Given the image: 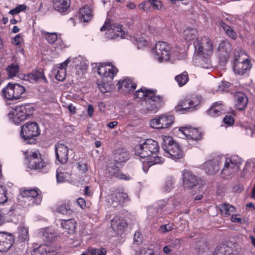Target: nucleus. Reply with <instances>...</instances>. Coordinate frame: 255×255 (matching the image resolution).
Segmentation results:
<instances>
[{"mask_svg":"<svg viewBox=\"0 0 255 255\" xmlns=\"http://www.w3.org/2000/svg\"><path fill=\"white\" fill-rule=\"evenodd\" d=\"M162 138V142L161 145L162 148L165 152L169 150V148H171L173 144L177 143L173 140L172 138L170 136L164 135Z\"/></svg>","mask_w":255,"mask_h":255,"instance_id":"obj_36","label":"nucleus"},{"mask_svg":"<svg viewBox=\"0 0 255 255\" xmlns=\"http://www.w3.org/2000/svg\"><path fill=\"white\" fill-rule=\"evenodd\" d=\"M221 27L224 30L225 33L231 38L232 39H236L237 37V34L234 31V30L229 25H227L226 23L221 21L220 24Z\"/></svg>","mask_w":255,"mask_h":255,"instance_id":"obj_44","label":"nucleus"},{"mask_svg":"<svg viewBox=\"0 0 255 255\" xmlns=\"http://www.w3.org/2000/svg\"><path fill=\"white\" fill-rule=\"evenodd\" d=\"M174 122L172 115L164 114L151 120L149 124L152 128L164 129L170 128Z\"/></svg>","mask_w":255,"mask_h":255,"instance_id":"obj_6","label":"nucleus"},{"mask_svg":"<svg viewBox=\"0 0 255 255\" xmlns=\"http://www.w3.org/2000/svg\"><path fill=\"white\" fill-rule=\"evenodd\" d=\"M88 252L91 255H106L107 250L106 249L102 248L100 249L96 248H89Z\"/></svg>","mask_w":255,"mask_h":255,"instance_id":"obj_47","label":"nucleus"},{"mask_svg":"<svg viewBox=\"0 0 255 255\" xmlns=\"http://www.w3.org/2000/svg\"><path fill=\"white\" fill-rule=\"evenodd\" d=\"M100 30L101 31L107 30L108 37L112 39L117 37L123 38L124 35V32L122 29L121 25H112L110 22L108 20L106 21L104 25L101 28Z\"/></svg>","mask_w":255,"mask_h":255,"instance_id":"obj_12","label":"nucleus"},{"mask_svg":"<svg viewBox=\"0 0 255 255\" xmlns=\"http://www.w3.org/2000/svg\"><path fill=\"white\" fill-rule=\"evenodd\" d=\"M56 178L58 182H63L65 179L63 173H57L56 174Z\"/></svg>","mask_w":255,"mask_h":255,"instance_id":"obj_62","label":"nucleus"},{"mask_svg":"<svg viewBox=\"0 0 255 255\" xmlns=\"http://www.w3.org/2000/svg\"><path fill=\"white\" fill-rule=\"evenodd\" d=\"M244 250L236 244L222 243L215 249L213 255H243Z\"/></svg>","mask_w":255,"mask_h":255,"instance_id":"obj_5","label":"nucleus"},{"mask_svg":"<svg viewBox=\"0 0 255 255\" xmlns=\"http://www.w3.org/2000/svg\"><path fill=\"white\" fill-rule=\"evenodd\" d=\"M70 61L69 58H68L57 67L56 74L55 75V78L57 80L62 81L65 80L66 75V67Z\"/></svg>","mask_w":255,"mask_h":255,"instance_id":"obj_29","label":"nucleus"},{"mask_svg":"<svg viewBox=\"0 0 255 255\" xmlns=\"http://www.w3.org/2000/svg\"><path fill=\"white\" fill-rule=\"evenodd\" d=\"M251 67V65L250 60L248 59H237L236 57L235 58L234 70V72L239 75H243L246 72L250 69Z\"/></svg>","mask_w":255,"mask_h":255,"instance_id":"obj_21","label":"nucleus"},{"mask_svg":"<svg viewBox=\"0 0 255 255\" xmlns=\"http://www.w3.org/2000/svg\"><path fill=\"white\" fill-rule=\"evenodd\" d=\"M77 203L82 209L84 208L86 206L85 200L82 198H79L77 199Z\"/></svg>","mask_w":255,"mask_h":255,"instance_id":"obj_60","label":"nucleus"},{"mask_svg":"<svg viewBox=\"0 0 255 255\" xmlns=\"http://www.w3.org/2000/svg\"><path fill=\"white\" fill-rule=\"evenodd\" d=\"M94 108L92 105H89L87 108V113L89 116L91 117L93 115Z\"/></svg>","mask_w":255,"mask_h":255,"instance_id":"obj_63","label":"nucleus"},{"mask_svg":"<svg viewBox=\"0 0 255 255\" xmlns=\"http://www.w3.org/2000/svg\"><path fill=\"white\" fill-rule=\"evenodd\" d=\"M179 131L189 140L198 141L203 138V132L199 128L183 127L180 128Z\"/></svg>","mask_w":255,"mask_h":255,"instance_id":"obj_13","label":"nucleus"},{"mask_svg":"<svg viewBox=\"0 0 255 255\" xmlns=\"http://www.w3.org/2000/svg\"><path fill=\"white\" fill-rule=\"evenodd\" d=\"M56 159L62 164L66 163L68 159V147L65 144L58 143L55 146Z\"/></svg>","mask_w":255,"mask_h":255,"instance_id":"obj_17","label":"nucleus"},{"mask_svg":"<svg viewBox=\"0 0 255 255\" xmlns=\"http://www.w3.org/2000/svg\"><path fill=\"white\" fill-rule=\"evenodd\" d=\"M242 162V159L238 155H232L226 158L221 171L222 176L225 178L233 176L239 171Z\"/></svg>","mask_w":255,"mask_h":255,"instance_id":"obj_3","label":"nucleus"},{"mask_svg":"<svg viewBox=\"0 0 255 255\" xmlns=\"http://www.w3.org/2000/svg\"><path fill=\"white\" fill-rule=\"evenodd\" d=\"M175 79L180 87L183 86L185 85L189 80L187 72H184L183 73L176 76L175 77Z\"/></svg>","mask_w":255,"mask_h":255,"instance_id":"obj_43","label":"nucleus"},{"mask_svg":"<svg viewBox=\"0 0 255 255\" xmlns=\"http://www.w3.org/2000/svg\"><path fill=\"white\" fill-rule=\"evenodd\" d=\"M54 9L61 12H66L70 5V0H53Z\"/></svg>","mask_w":255,"mask_h":255,"instance_id":"obj_28","label":"nucleus"},{"mask_svg":"<svg viewBox=\"0 0 255 255\" xmlns=\"http://www.w3.org/2000/svg\"><path fill=\"white\" fill-rule=\"evenodd\" d=\"M7 71L10 78L15 76L19 72V66L15 64H11L7 68Z\"/></svg>","mask_w":255,"mask_h":255,"instance_id":"obj_46","label":"nucleus"},{"mask_svg":"<svg viewBox=\"0 0 255 255\" xmlns=\"http://www.w3.org/2000/svg\"><path fill=\"white\" fill-rule=\"evenodd\" d=\"M171 248H172L168 245L167 246H165L163 248V251L164 253L167 254L171 252V251H172V250L171 249Z\"/></svg>","mask_w":255,"mask_h":255,"instance_id":"obj_64","label":"nucleus"},{"mask_svg":"<svg viewBox=\"0 0 255 255\" xmlns=\"http://www.w3.org/2000/svg\"><path fill=\"white\" fill-rule=\"evenodd\" d=\"M92 16V10L89 6H85L80 9L79 17L81 21L88 22Z\"/></svg>","mask_w":255,"mask_h":255,"instance_id":"obj_30","label":"nucleus"},{"mask_svg":"<svg viewBox=\"0 0 255 255\" xmlns=\"http://www.w3.org/2000/svg\"><path fill=\"white\" fill-rule=\"evenodd\" d=\"M111 198L114 207L129 200L128 194L123 189H117L114 190L111 195Z\"/></svg>","mask_w":255,"mask_h":255,"instance_id":"obj_18","label":"nucleus"},{"mask_svg":"<svg viewBox=\"0 0 255 255\" xmlns=\"http://www.w3.org/2000/svg\"><path fill=\"white\" fill-rule=\"evenodd\" d=\"M222 110V104L216 103L211 107L208 112L209 115L215 117L220 115Z\"/></svg>","mask_w":255,"mask_h":255,"instance_id":"obj_39","label":"nucleus"},{"mask_svg":"<svg viewBox=\"0 0 255 255\" xmlns=\"http://www.w3.org/2000/svg\"><path fill=\"white\" fill-rule=\"evenodd\" d=\"M47 251V247L40 245L38 248H34L33 250L32 255H45Z\"/></svg>","mask_w":255,"mask_h":255,"instance_id":"obj_49","label":"nucleus"},{"mask_svg":"<svg viewBox=\"0 0 255 255\" xmlns=\"http://www.w3.org/2000/svg\"><path fill=\"white\" fill-rule=\"evenodd\" d=\"M24 78L31 83L38 82L42 79L46 81V78L44 75L43 71L42 70H34L30 73L25 75Z\"/></svg>","mask_w":255,"mask_h":255,"instance_id":"obj_27","label":"nucleus"},{"mask_svg":"<svg viewBox=\"0 0 255 255\" xmlns=\"http://www.w3.org/2000/svg\"><path fill=\"white\" fill-rule=\"evenodd\" d=\"M40 190L37 188H22L20 190L21 197L25 199L24 202H29V206L34 204L38 205L41 202V198L39 195Z\"/></svg>","mask_w":255,"mask_h":255,"instance_id":"obj_7","label":"nucleus"},{"mask_svg":"<svg viewBox=\"0 0 255 255\" xmlns=\"http://www.w3.org/2000/svg\"><path fill=\"white\" fill-rule=\"evenodd\" d=\"M33 109L29 105H20L16 106L13 110V120L16 124L26 120L32 115Z\"/></svg>","mask_w":255,"mask_h":255,"instance_id":"obj_10","label":"nucleus"},{"mask_svg":"<svg viewBox=\"0 0 255 255\" xmlns=\"http://www.w3.org/2000/svg\"><path fill=\"white\" fill-rule=\"evenodd\" d=\"M154 58L159 62L168 61L170 59L179 58L178 52L172 50L169 44L165 42L158 41L152 49Z\"/></svg>","mask_w":255,"mask_h":255,"instance_id":"obj_2","label":"nucleus"},{"mask_svg":"<svg viewBox=\"0 0 255 255\" xmlns=\"http://www.w3.org/2000/svg\"><path fill=\"white\" fill-rule=\"evenodd\" d=\"M38 124L35 122H27L21 127L20 136L24 140H28L40 134Z\"/></svg>","mask_w":255,"mask_h":255,"instance_id":"obj_8","label":"nucleus"},{"mask_svg":"<svg viewBox=\"0 0 255 255\" xmlns=\"http://www.w3.org/2000/svg\"><path fill=\"white\" fill-rule=\"evenodd\" d=\"M21 36L20 35H16L12 40V42L15 45H18L20 43Z\"/></svg>","mask_w":255,"mask_h":255,"instance_id":"obj_59","label":"nucleus"},{"mask_svg":"<svg viewBox=\"0 0 255 255\" xmlns=\"http://www.w3.org/2000/svg\"><path fill=\"white\" fill-rule=\"evenodd\" d=\"M154 91L148 90L145 88H141L140 89L136 91L134 94V98L139 99H144L145 102L147 99V96L150 93H153Z\"/></svg>","mask_w":255,"mask_h":255,"instance_id":"obj_40","label":"nucleus"},{"mask_svg":"<svg viewBox=\"0 0 255 255\" xmlns=\"http://www.w3.org/2000/svg\"><path fill=\"white\" fill-rule=\"evenodd\" d=\"M142 240V237L139 232H135L134 236V242L136 244H140Z\"/></svg>","mask_w":255,"mask_h":255,"instance_id":"obj_54","label":"nucleus"},{"mask_svg":"<svg viewBox=\"0 0 255 255\" xmlns=\"http://www.w3.org/2000/svg\"><path fill=\"white\" fill-rule=\"evenodd\" d=\"M78 168L79 170L81 171L83 173H85L87 171V165L86 164L84 163H78Z\"/></svg>","mask_w":255,"mask_h":255,"instance_id":"obj_57","label":"nucleus"},{"mask_svg":"<svg viewBox=\"0 0 255 255\" xmlns=\"http://www.w3.org/2000/svg\"><path fill=\"white\" fill-rule=\"evenodd\" d=\"M195 52L203 57L210 56L213 52L211 40L208 37H198L194 42Z\"/></svg>","mask_w":255,"mask_h":255,"instance_id":"obj_4","label":"nucleus"},{"mask_svg":"<svg viewBox=\"0 0 255 255\" xmlns=\"http://www.w3.org/2000/svg\"><path fill=\"white\" fill-rule=\"evenodd\" d=\"M118 69L112 65L101 64L98 68V73L103 79V81L108 83L111 82L117 74Z\"/></svg>","mask_w":255,"mask_h":255,"instance_id":"obj_11","label":"nucleus"},{"mask_svg":"<svg viewBox=\"0 0 255 255\" xmlns=\"http://www.w3.org/2000/svg\"><path fill=\"white\" fill-rule=\"evenodd\" d=\"M234 98L237 108L239 110H244L248 104V99L245 94L240 92H236Z\"/></svg>","mask_w":255,"mask_h":255,"instance_id":"obj_26","label":"nucleus"},{"mask_svg":"<svg viewBox=\"0 0 255 255\" xmlns=\"http://www.w3.org/2000/svg\"><path fill=\"white\" fill-rule=\"evenodd\" d=\"M127 226L126 220L122 217L116 216L111 220V227L117 234H122Z\"/></svg>","mask_w":255,"mask_h":255,"instance_id":"obj_23","label":"nucleus"},{"mask_svg":"<svg viewBox=\"0 0 255 255\" xmlns=\"http://www.w3.org/2000/svg\"><path fill=\"white\" fill-rule=\"evenodd\" d=\"M29 168L34 170L46 169L48 163L44 161L41 154L36 152H31L27 156Z\"/></svg>","mask_w":255,"mask_h":255,"instance_id":"obj_9","label":"nucleus"},{"mask_svg":"<svg viewBox=\"0 0 255 255\" xmlns=\"http://www.w3.org/2000/svg\"><path fill=\"white\" fill-rule=\"evenodd\" d=\"M172 229L173 225L170 224H167L160 226L158 229V232L160 234H165L171 231Z\"/></svg>","mask_w":255,"mask_h":255,"instance_id":"obj_51","label":"nucleus"},{"mask_svg":"<svg viewBox=\"0 0 255 255\" xmlns=\"http://www.w3.org/2000/svg\"><path fill=\"white\" fill-rule=\"evenodd\" d=\"M14 237L12 234L0 233V252L8 251L13 245Z\"/></svg>","mask_w":255,"mask_h":255,"instance_id":"obj_16","label":"nucleus"},{"mask_svg":"<svg viewBox=\"0 0 255 255\" xmlns=\"http://www.w3.org/2000/svg\"><path fill=\"white\" fill-rule=\"evenodd\" d=\"M6 193V188L3 186L0 185V204H3L7 201Z\"/></svg>","mask_w":255,"mask_h":255,"instance_id":"obj_48","label":"nucleus"},{"mask_svg":"<svg viewBox=\"0 0 255 255\" xmlns=\"http://www.w3.org/2000/svg\"><path fill=\"white\" fill-rule=\"evenodd\" d=\"M223 121L225 124H227L228 126L232 125L234 123V119L233 117L231 116H226L224 117L223 119Z\"/></svg>","mask_w":255,"mask_h":255,"instance_id":"obj_55","label":"nucleus"},{"mask_svg":"<svg viewBox=\"0 0 255 255\" xmlns=\"http://www.w3.org/2000/svg\"><path fill=\"white\" fill-rule=\"evenodd\" d=\"M232 49V46L228 41L224 40L221 42L218 47V51L221 62H227Z\"/></svg>","mask_w":255,"mask_h":255,"instance_id":"obj_14","label":"nucleus"},{"mask_svg":"<svg viewBox=\"0 0 255 255\" xmlns=\"http://www.w3.org/2000/svg\"><path fill=\"white\" fill-rule=\"evenodd\" d=\"M57 211L63 215H70L73 212L68 202L59 205L57 208Z\"/></svg>","mask_w":255,"mask_h":255,"instance_id":"obj_42","label":"nucleus"},{"mask_svg":"<svg viewBox=\"0 0 255 255\" xmlns=\"http://www.w3.org/2000/svg\"><path fill=\"white\" fill-rule=\"evenodd\" d=\"M76 222L74 219L63 220L61 221L62 227L64 229L68 234L74 233L76 229Z\"/></svg>","mask_w":255,"mask_h":255,"instance_id":"obj_32","label":"nucleus"},{"mask_svg":"<svg viewBox=\"0 0 255 255\" xmlns=\"http://www.w3.org/2000/svg\"><path fill=\"white\" fill-rule=\"evenodd\" d=\"M199 103V100L197 97H193L192 99L185 98L178 103L175 110L177 112L187 111L190 108L195 107Z\"/></svg>","mask_w":255,"mask_h":255,"instance_id":"obj_19","label":"nucleus"},{"mask_svg":"<svg viewBox=\"0 0 255 255\" xmlns=\"http://www.w3.org/2000/svg\"><path fill=\"white\" fill-rule=\"evenodd\" d=\"M220 210L221 214L224 216H229L235 211L234 207L227 203L220 205Z\"/></svg>","mask_w":255,"mask_h":255,"instance_id":"obj_34","label":"nucleus"},{"mask_svg":"<svg viewBox=\"0 0 255 255\" xmlns=\"http://www.w3.org/2000/svg\"><path fill=\"white\" fill-rule=\"evenodd\" d=\"M18 241L21 243L27 242L29 240L28 228L19 226L18 228Z\"/></svg>","mask_w":255,"mask_h":255,"instance_id":"obj_31","label":"nucleus"},{"mask_svg":"<svg viewBox=\"0 0 255 255\" xmlns=\"http://www.w3.org/2000/svg\"><path fill=\"white\" fill-rule=\"evenodd\" d=\"M11 85L13 96L15 97L14 99H19L25 91L24 87L17 84H11Z\"/></svg>","mask_w":255,"mask_h":255,"instance_id":"obj_41","label":"nucleus"},{"mask_svg":"<svg viewBox=\"0 0 255 255\" xmlns=\"http://www.w3.org/2000/svg\"><path fill=\"white\" fill-rule=\"evenodd\" d=\"M2 95L4 98L8 100H12L14 99L13 93L11 84H8L6 87L4 88L2 90Z\"/></svg>","mask_w":255,"mask_h":255,"instance_id":"obj_38","label":"nucleus"},{"mask_svg":"<svg viewBox=\"0 0 255 255\" xmlns=\"http://www.w3.org/2000/svg\"><path fill=\"white\" fill-rule=\"evenodd\" d=\"M104 82V84H98L99 88L101 92L103 93H105L107 92V87L108 86V83L105 82L103 81Z\"/></svg>","mask_w":255,"mask_h":255,"instance_id":"obj_58","label":"nucleus"},{"mask_svg":"<svg viewBox=\"0 0 255 255\" xmlns=\"http://www.w3.org/2000/svg\"><path fill=\"white\" fill-rule=\"evenodd\" d=\"M138 8L144 11H149L150 9V4L148 0H145L138 4Z\"/></svg>","mask_w":255,"mask_h":255,"instance_id":"obj_52","label":"nucleus"},{"mask_svg":"<svg viewBox=\"0 0 255 255\" xmlns=\"http://www.w3.org/2000/svg\"><path fill=\"white\" fill-rule=\"evenodd\" d=\"M173 182V180L171 178L167 179L163 187L164 191L166 192L170 191L172 189Z\"/></svg>","mask_w":255,"mask_h":255,"instance_id":"obj_53","label":"nucleus"},{"mask_svg":"<svg viewBox=\"0 0 255 255\" xmlns=\"http://www.w3.org/2000/svg\"><path fill=\"white\" fill-rule=\"evenodd\" d=\"M134 150L136 155L145 159L142 161V169L145 172L147 171L149 167L163 162V159L157 155L159 150L158 143L153 139H147L142 143L136 145Z\"/></svg>","mask_w":255,"mask_h":255,"instance_id":"obj_1","label":"nucleus"},{"mask_svg":"<svg viewBox=\"0 0 255 255\" xmlns=\"http://www.w3.org/2000/svg\"><path fill=\"white\" fill-rule=\"evenodd\" d=\"M41 33L42 37L49 43H53L58 39L57 33L56 32H48L41 30Z\"/></svg>","mask_w":255,"mask_h":255,"instance_id":"obj_37","label":"nucleus"},{"mask_svg":"<svg viewBox=\"0 0 255 255\" xmlns=\"http://www.w3.org/2000/svg\"><path fill=\"white\" fill-rule=\"evenodd\" d=\"M181 245V240L179 239H174L171 241L169 245L172 248H176L180 246Z\"/></svg>","mask_w":255,"mask_h":255,"instance_id":"obj_56","label":"nucleus"},{"mask_svg":"<svg viewBox=\"0 0 255 255\" xmlns=\"http://www.w3.org/2000/svg\"><path fill=\"white\" fill-rule=\"evenodd\" d=\"M165 152L166 156L175 160H177L184 157V153L178 143L173 144L172 147Z\"/></svg>","mask_w":255,"mask_h":255,"instance_id":"obj_25","label":"nucleus"},{"mask_svg":"<svg viewBox=\"0 0 255 255\" xmlns=\"http://www.w3.org/2000/svg\"><path fill=\"white\" fill-rule=\"evenodd\" d=\"M117 86L120 91L125 94H128L133 91L136 87V84L129 78H126L123 80L120 81Z\"/></svg>","mask_w":255,"mask_h":255,"instance_id":"obj_24","label":"nucleus"},{"mask_svg":"<svg viewBox=\"0 0 255 255\" xmlns=\"http://www.w3.org/2000/svg\"><path fill=\"white\" fill-rule=\"evenodd\" d=\"M163 99V96L156 95L154 92L150 93L145 102L146 109L150 111L156 109L160 106Z\"/></svg>","mask_w":255,"mask_h":255,"instance_id":"obj_15","label":"nucleus"},{"mask_svg":"<svg viewBox=\"0 0 255 255\" xmlns=\"http://www.w3.org/2000/svg\"><path fill=\"white\" fill-rule=\"evenodd\" d=\"M137 255H158L154 250L149 248H142Z\"/></svg>","mask_w":255,"mask_h":255,"instance_id":"obj_50","label":"nucleus"},{"mask_svg":"<svg viewBox=\"0 0 255 255\" xmlns=\"http://www.w3.org/2000/svg\"><path fill=\"white\" fill-rule=\"evenodd\" d=\"M222 160L221 157L217 156L212 160L206 162L204 165L205 170L209 174L216 173L219 170L220 165Z\"/></svg>","mask_w":255,"mask_h":255,"instance_id":"obj_22","label":"nucleus"},{"mask_svg":"<svg viewBox=\"0 0 255 255\" xmlns=\"http://www.w3.org/2000/svg\"><path fill=\"white\" fill-rule=\"evenodd\" d=\"M151 6L156 9L160 10L162 7L163 4L160 0H158L157 2L154 3Z\"/></svg>","mask_w":255,"mask_h":255,"instance_id":"obj_61","label":"nucleus"},{"mask_svg":"<svg viewBox=\"0 0 255 255\" xmlns=\"http://www.w3.org/2000/svg\"><path fill=\"white\" fill-rule=\"evenodd\" d=\"M197 31L195 29H187L184 31V36L187 41H190L196 37Z\"/></svg>","mask_w":255,"mask_h":255,"instance_id":"obj_45","label":"nucleus"},{"mask_svg":"<svg viewBox=\"0 0 255 255\" xmlns=\"http://www.w3.org/2000/svg\"><path fill=\"white\" fill-rule=\"evenodd\" d=\"M41 234L42 239L46 244L50 243L55 238L54 234L49 229H43Z\"/></svg>","mask_w":255,"mask_h":255,"instance_id":"obj_35","label":"nucleus"},{"mask_svg":"<svg viewBox=\"0 0 255 255\" xmlns=\"http://www.w3.org/2000/svg\"><path fill=\"white\" fill-rule=\"evenodd\" d=\"M128 158V153L124 149H117L114 153V159L117 162H125Z\"/></svg>","mask_w":255,"mask_h":255,"instance_id":"obj_33","label":"nucleus"},{"mask_svg":"<svg viewBox=\"0 0 255 255\" xmlns=\"http://www.w3.org/2000/svg\"><path fill=\"white\" fill-rule=\"evenodd\" d=\"M183 186L185 189H191L199 183L198 178L190 171L185 170L183 171Z\"/></svg>","mask_w":255,"mask_h":255,"instance_id":"obj_20","label":"nucleus"}]
</instances>
